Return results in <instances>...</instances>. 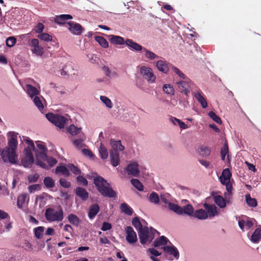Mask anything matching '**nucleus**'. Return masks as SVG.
I'll use <instances>...</instances> for the list:
<instances>
[{"mask_svg": "<svg viewBox=\"0 0 261 261\" xmlns=\"http://www.w3.org/2000/svg\"><path fill=\"white\" fill-rule=\"evenodd\" d=\"M9 135L10 138L8 140V146L3 150L0 149V155L5 163L9 162L12 164H16L18 162V155L16 153L18 146L17 134L11 132Z\"/></svg>", "mask_w": 261, "mask_h": 261, "instance_id": "f257e3e1", "label": "nucleus"}, {"mask_svg": "<svg viewBox=\"0 0 261 261\" xmlns=\"http://www.w3.org/2000/svg\"><path fill=\"white\" fill-rule=\"evenodd\" d=\"M94 183L99 192L105 197L114 198L117 196L116 192L111 187L110 184L103 177L98 176L94 179Z\"/></svg>", "mask_w": 261, "mask_h": 261, "instance_id": "f03ea898", "label": "nucleus"}, {"mask_svg": "<svg viewBox=\"0 0 261 261\" xmlns=\"http://www.w3.org/2000/svg\"><path fill=\"white\" fill-rule=\"evenodd\" d=\"M24 140L29 146L24 149V156L21 159V163L25 168H30L34 162L32 151L35 150V147L32 140L29 139Z\"/></svg>", "mask_w": 261, "mask_h": 261, "instance_id": "7ed1b4c3", "label": "nucleus"}, {"mask_svg": "<svg viewBox=\"0 0 261 261\" xmlns=\"http://www.w3.org/2000/svg\"><path fill=\"white\" fill-rule=\"evenodd\" d=\"M45 216L49 222L61 221L63 219V211L60 206H59L57 211L52 208H48L45 211Z\"/></svg>", "mask_w": 261, "mask_h": 261, "instance_id": "20e7f679", "label": "nucleus"}, {"mask_svg": "<svg viewBox=\"0 0 261 261\" xmlns=\"http://www.w3.org/2000/svg\"><path fill=\"white\" fill-rule=\"evenodd\" d=\"M138 235L140 243L142 245L149 244L154 237L153 229L152 228H148L147 227H144L142 230L139 231Z\"/></svg>", "mask_w": 261, "mask_h": 261, "instance_id": "39448f33", "label": "nucleus"}, {"mask_svg": "<svg viewBox=\"0 0 261 261\" xmlns=\"http://www.w3.org/2000/svg\"><path fill=\"white\" fill-rule=\"evenodd\" d=\"M169 208L178 215H182L184 213L189 216H192L194 214V208L191 204H188L182 207L173 203H169Z\"/></svg>", "mask_w": 261, "mask_h": 261, "instance_id": "423d86ee", "label": "nucleus"}, {"mask_svg": "<svg viewBox=\"0 0 261 261\" xmlns=\"http://www.w3.org/2000/svg\"><path fill=\"white\" fill-rule=\"evenodd\" d=\"M46 117L50 122L60 128H64L68 121V119L65 117L58 114L48 113L46 114Z\"/></svg>", "mask_w": 261, "mask_h": 261, "instance_id": "0eeeda50", "label": "nucleus"}, {"mask_svg": "<svg viewBox=\"0 0 261 261\" xmlns=\"http://www.w3.org/2000/svg\"><path fill=\"white\" fill-rule=\"evenodd\" d=\"M140 73L143 77L149 83H153L155 80V76L150 68L142 66L140 68Z\"/></svg>", "mask_w": 261, "mask_h": 261, "instance_id": "6e6552de", "label": "nucleus"}, {"mask_svg": "<svg viewBox=\"0 0 261 261\" xmlns=\"http://www.w3.org/2000/svg\"><path fill=\"white\" fill-rule=\"evenodd\" d=\"M68 25V30L74 35H80L84 31V29L79 23L74 21H69L67 23Z\"/></svg>", "mask_w": 261, "mask_h": 261, "instance_id": "1a4fd4ad", "label": "nucleus"}, {"mask_svg": "<svg viewBox=\"0 0 261 261\" xmlns=\"http://www.w3.org/2000/svg\"><path fill=\"white\" fill-rule=\"evenodd\" d=\"M126 170L127 174L129 175L135 177H138L139 176L140 170L139 169V164L137 162H130L127 166Z\"/></svg>", "mask_w": 261, "mask_h": 261, "instance_id": "9d476101", "label": "nucleus"}, {"mask_svg": "<svg viewBox=\"0 0 261 261\" xmlns=\"http://www.w3.org/2000/svg\"><path fill=\"white\" fill-rule=\"evenodd\" d=\"M126 240L130 244L135 243L137 240V236L136 232L131 226H127L126 228Z\"/></svg>", "mask_w": 261, "mask_h": 261, "instance_id": "9b49d317", "label": "nucleus"}, {"mask_svg": "<svg viewBox=\"0 0 261 261\" xmlns=\"http://www.w3.org/2000/svg\"><path fill=\"white\" fill-rule=\"evenodd\" d=\"M31 44L33 49V52L37 56H42L43 54V48L39 44V41L37 39H33L31 41Z\"/></svg>", "mask_w": 261, "mask_h": 261, "instance_id": "f8f14e48", "label": "nucleus"}, {"mask_svg": "<svg viewBox=\"0 0 261 261\" xmlns=\"http://www.w3.org/2000/svg\"><path fill=\"white\" fill-rule=\"evenodd\" d=\"M110 158L111 164L113 167H116L120 164L119 154L117 151L111 150Z\"/></svg>", "mask_w": 261, "mask_h": 261, "instance_id": "ddd939ff", "label": "nucleus"}, {"mask_svg": "<svg viewBox=\"0 0 261 261\" xmlns=\"http://www.w3.org/2000/svg\"><path fill=\"white\" fill-rule=\"evenodd\" d=\"M231 176V173L228 169L226 168L223 170L221 175L220 176L221 182L222 184L228 182V181H230Z\"/></svg>", "mask_w": 261, "mask_h": 261, "instance_id": "4468645a", "label": "nucleus"}, {"mask_svg": "<svg viewBox=\"0 0 261 261\" xmlns=\"http://www.w3.org/2000/svg\"><path fill=\"white\" fill-rule=\"evenodd\" d=\"M72 19V16L69 14H62L57 15L55 17V22L59 24H64L66 20Z\"/></svg>", "mask_w": 261, "mask_h": 261, "instance_id": "2eb2a0df", "label": "nucleus"}, {"mask_svg": "<svg viewBox=\"0 0 261 261\" xmlns=\"http://www.w3.org/2000/svg\"><path fill=\"white\" fill-rule=\"evenodd\" d=\"M24 90L31 98L37 96L39 94V92L37 88L30 84L26 85Z\"/></svg>", "mask_w": 261, "mask_h": 261, "instance_id": "dca6fc26", "label": "nucleus"}, {"mask_svg": "<svg viewBox=\"0 0 261 261\" xmlns=\"http://www.w3.org/2000/svg\"><path fill=\"white\" fill-rule=\"evenodd\" d=\"M156 66L159 71L165 73H167L169 69V64L162 60L158 61L156 63Z\"/></svg>", "mask_w": 261, "mask_h": 261, "instance_id": "f3484780", "label": "nucleus"}, {"mask_svg": "<svg viewBox=\"0 0 261 261\" xmlns=\"http://www.w3.org/2000/svg\"><path fill=\"white\" fill-rule=\"evenodd\" d=\"M79 139L73 140V144L77 149H81L86 146L84 143L86 139L84 134L82 133V134L79 135Z\"/></svg>", "mask_w": 261, "mask_h": 261, "instance_id": "a211bd4d", "label": "nucleus"}, {"mask_svg": "<svg viewBox=\"0 0 261 261\" xmlns=\"http://www.w3.org/2000/svg\"><path fill=\"white\" fill-rule=\"evenodd\" d=\"M110 41L114 44L123 45L125 43L123 38L119 36L111 35L109 36Z\"/></svg>", "mask_w": 261, "mask_h": 261, "instance_id": "6ab92c4d", "label": "nucleus"}, {"mask_svg": "<svg viewBox=\"0 0 261 261\" xmlns=\"http://www.w3.org/2000/svg\"><path fill=\"white\" fill-rule=\"evenodd\" d=\"M125 44L127 46L131 47L136 51H141L144 48L141 45L131 39H126L125 40Z\"/></svg>", "mask_w": 261, "mask_h": 261, "instance_id": "aec40b11", "label": "nucleus"}, {"mask_svg": "<svg viewBox=\"0 0 261 261\" xmlns=\"http://www.w3.org/2000/svg\"><path fill=\"white\" fill-rule=\"evenodd\" d=\"M110 143L112 148L111 150L118 152V151H122L124 149V147L121 144L120 141H115L111 139Z\"/></svg>", "mask_w": 261, "mask_h": 261, "instance_id": "412c9836", "label": "nucleus"}, {"mask_svg": "<svg viewBox=\"0 0 261 261\" xmlns=\"http://www.w3.org/2000/svg\"><path fill=\"white\" fill-rule=\"evenodd\" d=\"M75 193L76 195L83 200H86L88 198V193L83 188L77 187L75 190Z\"/></svg>", "mask_w": 261, "mask_h": 261, "instance_id": "4be33fe9", "label": "nucleus"}, {"mask_svg": "<svg viewBox=\"0 0 261 261\" xmlns=\"http://www.w3.org/2000/svg\"><path fill=\"white\" fill-rule=\"evenodd\" d=\"M163 249L165 252L172 254L174 257L177 259L178 258L179 252L177 249L174 246H164L163 247Z\"/></svg>", "mask_w": 261, "mask_h": 261, "instance_id": "5701e85b", "label": "nucleus"}, {"mask_svg": "<svg viewBox=\"0 0 261 261\" xmlns=\"http://www.w3.org/2000/svg\"><path fill=\"white\" fill-rule=\"evenodd\" d=\"M204 207L207 211V215L211 217H214L217 214V209L214 205H209L208 204H204Z\"/></svg>", "mask_w": 261, "mask_h": 261, "instance_id": "b1692460", "label": "nucleus"}, {"mask_svg": "<svg viewBox=\"0 0 261 261\" xmlns=\"http://www.w3.org/2000/svg\"><path fill=\"white\" fill-rule=\"evenodd\" d=\"M261 239V228H257L252 233L250 240L255 243H257Z\"/></svg>", "mask_w": 261, "mask_h": 261, "instance_id": "393cba45", "label": "nucleus"}, {"mask_svg": "<svg viewBox=\"0 0 261 261\" xmlns=\"http://www.w3.org/2000/svg\"><path fill=\"white\" fill-rule=\"evenodd\" d=\"M194 96L196 98L198 102L201 104L202 107L203 108H205L207 106V102L204 98V97L202 96L201 92H197L194 93Z\"/></svg>", "mask_w": 261, "mask_h": 261, "instance_id": "a878e982", "label": "nucleus"}, {"mask_svg": "<svg viewBox=\"0 0 261 261\" xmlns=\"http://www.w3.org/2000/svg\"><path fill=\"white\" fill-rule=\"evenodd\" d=\"M99 211V207L97 204H94L91 206L88 216L90 218L92 219L94 218Z\"/></svg>", "mask_w": 261, "mask_h": 261, "instance_id": "bb28decb", "label": "nucleus"}, {"mask_svg": "<svg viewBox=\"0 0 261 261\" xmlns=\"http://www.w3.org/2000/svg\"><path fill=\"white\" fill-rule=\"evenodd\" d=\"M194 216L199 219L204 220L207 218L208 215L205 210L199 209L196 211L194 213Z\"/></svg>", "mask_w": 261, "mask_h": 261, "instance_id": "cd10ccee", "label": "nucleus"}, {"mask_svg": "<svg viewBox=\"0 0 261 261\" xmlns=\"http://www.w3.org/2000/svg\"><path fill=\"white\" fill-rule=\"evenodd\" d=\"M178 87L181 92H184L186 95L190 93V90L187 88V84L185 81H180L177 83Z\"/></svg>", "mask_w": 261, "mask_h": 261, "instance_id": "c85d7f7f", "label": "nucleus"}, {"mask_svg": "<svg viewBox=\"0 0 261 261\" xmlns=\"http://www.w3.org/2000/svg\"><path fill=\"white\" fill-rule=\"evenodd\" d=\"M215 203L221 208H224L226 206V202L225 199L221 196L217 195L214 197Z\"/></svg>", "mask_w": 261, "mask_h": 261, "instance_id": "c756f323", "label": "nucleus"}, {"mask_svg": "<svg viewBox=\"0 0 261 261\" xmlns=\"http://www.w3.org/2000/svg\"><path fill=\"white\" fill-rule=\"evenodd\" d=\"M55 172L56 174L61 173L66 176H68L70 175L68 167H66L64 166H58L56 168Z\"/></svg>", "mask_w": 261, "mask_h": 261, "instance_id": "7c9ffc66", "label": "nucleus"}, {"mask_svg": "<svg viewBox=\"0 0 261 261\" xmlns=\"http://www.w3.org/2000/svg\"><path fill=\"white\" fill-rule=\"evenodd\" d=\"M81 128H78L74 125L72 124L68 128V132L72 135H81Z\"/></svg>", "mask_w": 261, "mask_h": 261, "instance_id": "2f4dec72", "label": "nucleus"}, {"mask_svg": "<svg viewBox=\"0 0 261 261\" xmlns=\"http://www.w3.org/2000/svg\"><path fill=\"white\" fill-rule=\"evenodd\" d=\"M245 199L247 204L251 207H256L257 205V201L255 198H252L250 194L245 195Z\"/></svg>", "mask_w": 261, "mask_h": 261, "instance_id": "473e14b6", "label": "nucleus"}, {"mask_svg": "<svg viewBox=\"0 0 261 261\" xmlns=\"http://www.w3.org/2000/svg\"><path fill=\"white\" fill-rule=\"evenodd\" d=\"M95 40L103 48H108L109 47V43L106 39L101 36L95 37Z\"/></svg>", "mask_w": 261, "mask_h": 261, "instance_id": "72a5a7b5", "label": "nucleus"}, {"mask_svg": "<svg viewBox=\"0 0 261 261\" xmlns=\"http://www.w3.org/2000/svg\"><path fill=\"white\" fill-rule=\"evenodd\" d=\"M168 242V239L164 236H161L158 240L154 241L153 245L157 247L162 245H166Z\"/></svg>", "mask_w": 261, "mask_h": 261, "instance_id": "f704fd0d", "label": "nucleus"}, {"mask_svg": "<svg viewBox=\"0 0 261 261\" xmlns=\"http://www.w3.org/2000/svg\"><path fill=\"white\" fill-rule=\"evenodd\" d=\"M120 208L125 214L131 216L133 214V210L126 203H123L121 204Z\"/></svg>", "mask_w": 261, "mask_h": 261, "instance_id": "c9c22d12", "label": "nucleus"}, {"mask_svg": "<svg viewBox=\"0 0 261 261\" xmlns=\"http://www.w3.org/2000/svg\"><path fill=\"white\" fill-rule=\"evenodd\" d=\"M149 200L151 203L157 204L160 202V198L155 192H152L149 196Z\"/></svg>", "mask_w": 261, "mask_h": 261, "instance_id": "e433bc0d", "label": "nucleus"}, {"mask_svg": "<svg viewBox=\"0 0 261 261\" xmlns=\"http://www.w3.org/2000/svg\"><path fill=\"white\" fill-rule=\"evenodd\" d=\"M44 184L48 188H52L55 186V180L50 177H46L44 178Z\"/></svg>", "mask_w": 261, "mask_h": 261, "instance_id": "4c0bfd02", "label": "nucleus"}, {"mask_svg": "<svg viewBox=\"0 0 261 261\" xmlns=\"http://www.w3.org/2000/svg\"><path fill=\"white\" fill-rule=\"evenodd\" d=\"M100 99L105 106L109 109H111L113 107V103L111 99L105 96H100Z\"/></svg>", "mask_w": 261, "mask_h": 261, "instance_id": "58836bf2", "label": "nucleus"}, {"mask_svg": "<svg viewBox=\"0 0 261 261\" xmlns=\"http://www.w3.org/2000/svg\"><path fill=\"white\" fill-rule=\"evenodd\" d=\"M99 152L100 154L101 158L103 159H107L108 157V151L107 148L102 144L100 146Z\"/></svg>", "mask_w": 261, "mask_h": 261, "instance_id": "ea45409f", "label": "nucleus"}, {"mask_svg": "<svg viewBox=\"0 0 261 261\" xmlns=\"http://www.w3.org/2000/svg\"><path fill=\"white\" fill-rule=\"evenodd\" d=\"M132 224L139 231H141L143 229L142 225L138 217H135L132 220Z\"/></svg>", "mask_w": 261, "mask_h": 261, "instance_id": "a19ab883", "label": "nucleus"}, {"mask_svg": "<svg viewBox=\"0 0 261 261\" xmlns=\"http://www.w3.org/2000/svg\"><path fill=\"white\" fill-rule=\"evenodd\" d=\"M26 197L27 195L25 194H22L18 197L17 205L19 208H22V205L25 201Z\"/></svg>", "mask_w": 261, "mask_h": 261, "instance_id": "79ce46f5", "label": "nucleus"}, {"mask_svg": "<svg viewBox=\"0 0 261 261\" xmlns=\"http://www.w3.org/2000/svg\"><path fill=\"white\" fill-rule=\"evenodd\" d=\"M68 219L71 223L76 226H77L80 223L79 218L74 214H70L68 217Z\"/></svg>", "mask_w": 261, "mask_h": 261, "instance_id": "37998d69", "label": "nucleus"}, {"mask_svg": "<svg viewBox=\"0 0 261 261\" xmlns=\"http://www.w3.org/2000/svg\"><path fill=\"white\" fill-rule=\"evenodd\" d=\"M131 183L139 191H143V186L138 179H132L131 180Z\"/></svg>", "mask_w": 261, "mask_h": 261, "instance_id": "c03bdc74", "label": "nucleus"}, {"mask_svg": "<svg viewBox=\"0 0 261 261\" xmlns=\"http://www.w3.org/2000/svg\"><path fill=\"white\" fill-rule=\"evenodd\" d=\"M33 101L36 106L40 111H42L44 109V106L41 101L40 98L38 96H35L33 98Z\"/></svg>", "mask_w": 261, "mask_h": 261, "instance_id": "a18cd8bd", "label": "nucleus"}, {"mask_svg": "<svg viewBox=\"0 0 261 261\" xmlns=\"http://www.w3.org/2000/svg\"><path fill=\"white\" fill-rule=\"evenodd\" d=\"M38 38L44 41H50L52 40V37L48 34L46 33H41L38 35Z\"/></svg>", "mask_w": 261, "mask_h": 261, "instance_id": "49530a36", "label": "nucleus"}, {"mask_svg": "<svg viewBox=\"0 0 261 261\" xmlns=\"http://www.w3.org/2000/svg\"><path fill=\"white\" fill-rule=\"evenodd\" d=\"M143 51L145 53V55L146 58H147L148 59L153 60L156 58H158V56H156L155 54L147 50L145 48H144L143 49Z\"/></svg>", "mask_w": 261, "mask_h": 261, "instance_id": "de8ad7c7", "label": "nucleus"}, {"mask_svg": "<svg viewBox=\"0 0 261 261\" xmlns=\"http://www.w3.org/2000/svg\"><path fill=\"white\" fill-rule=\"evenodd\" d=\"M208 116L211 118H212L214 121H215L216 123L218 124H221L222 121L220 118L217 116L214 112L211 111L208 113Z\"/></svg>", "mask_w": 261, "mask_h": 261, "instance_id": "09e8293b", "label": "nucleus"}, {"mask_svg": "<svg viewBox=\"0 0 261 261\" xmlns=\"http://www.w3.org/2000/svg\"><path fill=\"white\" fill-rule=\"evenodd\" d=\"M228 152V146L227 143L224 144L223 147L221 148V156L223 161L225 160L226 155Z\"/></svg>", "mask_w": 261, "mask_h": 261, "instance_id": "8fccbe9b", "label": "nucleus"}, {"mask_svg": "<svg viewBox=\"0 0 261 261\" xmlns=\"http://www.w3.org/2000/svg\"><path fill=\"white\" fill-rule=\"evenodd\" d=\"M68 168L74 174L77 175L81 173V170L73 164H68Z\"/></svg>", "mask_w": 261, "mask_h": 261, "instance_id": "3c124183", "label": "nucleus"}, {"mask_svg": "<svg viewBox=\"0 0 261 261\" xmlns=\"http://www.w3.org/2000/svg\"><path fill=\"white\" fill-rule=\"evenodd\" d=\"M224 185H225L226 186V188L228 192L227 193H226L224 194L225 198L227 199V197L228 196H230V195L231 193V191L232 190V184L231 183L230 181H228V182H227L226 184H224Z\"/></svg>", "mask_w": 261, "mask_h": 261, "instance_id": "603ef678", "label": "nucleus"}, {"mask_svg": "<svg viewBox=\"0 0 261 261\" xmlns=\"http://www.w3.org/2000/svg\"><path fill=\"white\" fill-rule=\"evenodd\" d=\"M89 60L92 64H96L98 63L99 58L97 57L96 55L94 54H88L87 55Z\"/></svg>", "mask_w": 261, "mask_h": 261, "instance_id": "864d4df0", "label": "nucleus"}, {"mask_svg": "<svg viewBox=\"0 0 261 261\" xmlns=\"http://www.w3.org/2000/svg\"><path fill=\"white\" fill-rule=\"evenodd\" d=\"M16 39L14 37H10L6 40V44L9 47H12L16 43Z\"/></svg>", "mask_w": 261, "mask_h": 261, "instance_id": "5fc2aeb1", "label": "nucleus"}, {"mask_svg": "<svg viewBox=\"0 0 261 261\" xmlns=\"http://www.w3.org/2000/svg\"><path fill=\"white\" fill-rule=\"evenodd\" d=\"M41 189V186L39 184H35L30 186L28 187V190L30 193H32L36 191H38Z\"/></svg>", "mask_w": 261, "mask_h": 261, "instance_id": "6e6d98bb", "label": "nucleus"}, {"mask_svg": "<svg viewBox=\"0 0 261 261\" xmlns=\"http://www.w3.org/2000/svg\"><path fill=\"white\" fill-rule=\"evenodd\" d=\"M39 177V174L37 173H35L34 174L29 175L28 176V179L29 182H35L37 181Z\"/></svg>", "mask_w": 261, "mask_h": 261, "instance_id": "4d7b16f0", "label": "nucleus"}, {"mask_svg": "<svg viewBox=\"0 0 261 261\" xmlns=\"http://www.w3.org/2000/svg\"><path fill=\"white\" fill-rule=\"evenodd\" d=\"M44 231V227L42 226H39L35 228V234L37 238L39 239L41 237V236L42 232Z\"/></svg>", "mask_w": 261, "mask_h": 261, "instance_id": "13d9d810", "label": "nucleus"}, {"mask_svg": "<svg viewBox=\"0 0 261 261\" xmlns=\"http://www.w3.org/2000/svg\"><path fill=\"white\" fill-rule=\"evenodd\" d=\"M163 91L167 94H171L173 92V88L170 85L165 84L163 87Z\"/></svg>", "mask_w": 261, "mask_h": 261, "instance_id": "bf43d9fd", "label": "nucleus"}, {"mask_svg": "<svg viewBox=\"0 0 261 261\" xmlns=\"http://www.w3.org/2000/svg\"><path fill=\"white\" fill-rule=\"evenodd\" d=\"M60 185L66 188H69L71 186V184L69 181H67L65 179L61 178L59 180Z\"/></svg>", "mask_w": 261, "mask_h": 261, "instance_id": "052dcab7", "label": "nucleus"}, {"mask_svg": "<svg viewBox=\"0 0 261 261\" xmlns=\"http://www.w3.org/2000/svg\"><path fill=\"white\" fill-rule=\"evenodd\" d=\"M47 150H43V151H39L36 152V156L38 158L43 159L45 160L46 159L47 154L46 152Z\"/></svg>", "mask_w": 261, "mask_h": 261, "instance_id": "680f3d73", "label": "nucleus"}, {"mask_svg": "<svg viewBox=\"0 0 261 261\" xmlns=\"http://www.w3.org/2000/svg\"><path fill=\"white\" fill-rule=\"evenodd\" d=\"M200 151L203 156H208L211 153L210 149L208 147L201 148Z\"/></svg>", "mask_w": 261, "mask_h": 261, "instance_id": "e2e57ef3", "label": "nucleus"}, {"mask_svg": "<svg viewBox=\"0 0 261 261\" xmlns=\"http://www.w3.org/2000/svg\"><path fill=\"white\" fill-rule=\"evenodd\" d=\"M45 160L47 161L50 167L53 166L57 163V160L52 157H47Z\"/></svg>", "mask_w": 261, "mask_h": 261, "instance_id": "0e129e2a", "label": "nucleus"}, {"mask_svg": "<svg viewBox=\"0 0 261 261\" xmlns=\"http://www.w3.org/2000/svg\"><path fill=\"white\" fill-rule=\"evenodd\" d=\"M172 69L173 71L177 75H178L180 77L184 79H185V74L182 72H181L177 68L174 66H172Z\"/></svg>", "mask_w": 261, "mask_h": 261, "instance_id": "69168bd1", "label": "nucleus"}, {"mask_svg": "<svg viewBox=\"0 0 261 261\" xmlns=\"http://www.w3.org/2000/svg\"><path fill=\"white\" fill-rule=\"evenodd\" d=\"M76 179L77 181L80 182L84 186H87L88 184L87 180L83 176H79L77 177Z\"/></svg>", "mask_w": 261, "mask_h": 261, "instance_id": "338daca9", "label": "nucleus"}, {"mask_svg": "<svg viewBox=\"0 0 261 261\" xmlns=\"http://www.w3.org/2000/svg\"><path fill=\"white\" fill-rule=\"evenodd\" d=\"M44 26L41 23H38L36 26L35 32L37 33H41L44 29Z\"/></svg>", "mask_w": 261, "mask_h": 261, "instance_id": "774afa93", "label": "nucleus"}]
</instances>
